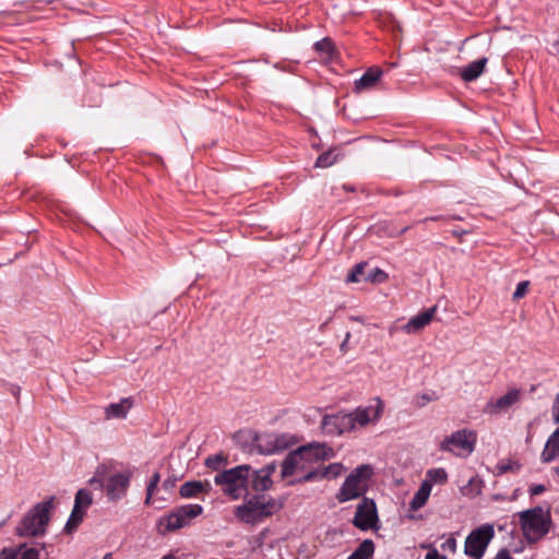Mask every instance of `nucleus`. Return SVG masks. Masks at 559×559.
<instances>
[{
	"label": "nucleus",
	"instance_id": "nucleus-1",
	"mask_svg": "<svg viewBox=\"0 0 559 559\" xmlns=\"http://www.w3.org/2000/svg\"><path fill=\"white\" fill-rule=\"evenodd\" d=\"M384 405L382 401L377 397L373 404L357 407L352 413H338L324 416L322 419V428L330 435H342L353 431L377 421L381 417Z\"/></svg>",
	"mask_w": 559,
	"mask_h": 559
},
{
	"label": "nucleus",
	"instance_id": "nucleus-2",
	"mask_svg": "<svg viewBox=\"0 0 559 559\" xmlns=\"http://www.w3.org/2000/svg\"><path fill=\"white\" fill-rule=\"evenodd\" d=\"M56 508V497L50 496L34 504L15 527L20 537H41L47 533L51 513Z\"/></svg>",
	"mask_w": 559,
	"mask_h": 559
},
{
	"label": "nucleus",
	"instance_id": "nucleus-3",
	"mask_svg": "<svg viewBox=\"0 0 559 559\" xmlns=\"http://www.w3.org/2000/svg\"><path fill=\"white\" fill-rule=\"evenodd\" d=\"M518 515L521 530L528 543L540 540L550 531V513L542 507L521 511Z\"/></svg>",
	"mask_w": 559,
	"mask_h": 559
},
{
	"label": "nucleus",
	"instance_id": "nucleus-4",
	"mask_svg": "<svg viewBox=\"0 0 559 559\" xmlns=\"http://www.w3.org/2000/svg\"><path fill=\"white\" fill-rule=\"evenodd\" d=\"M250 465L243 464L219 472L214 477V483L219 486L223 493L231 500H237L247 492Z\"/></svg>",
	"mask_w": 559,
	"mask_h": 559
},
{
	"label": "nucleus",
	"instance_id": "nucleus-5",
	"mask_svg": "<svg viewBox=\"0 0 559 559\" xmlns=\"http://www.w3.org/2000/svg\"><path fill=\"white\" fill-rule=\"evenodd\" d=\"M372 475L370 465H360L356 467L344 480L340 488L336 499L338 502H346L361 497L367 488L368 480Z\"/></svg>",
	"mask_w": 559,
	"mask_h": 559
},
{
	"label": "nucleus",
	"instance_id": "nucleus-6",
	"mask_svg": "<svg viewBox=\"0 0 559 559\" xmlns=\"http://www.w3.org/2000/svg\"><path fill=\"white\" fill-rule=\"evenodd\" d=\"M275 506V501L271 498L265 500L264 496H254L236 507L235 515L243 523L255 524L272 515Z\"/></svg>",
	"mask_w": 559,
	"mask_h": 559
},
{
	"label": "nucleus",
	"instance_id": "nucleus-7",
	"mask_svg": "<svg viewBox=\"0 0 559 559\" xmlns=\"http://www.w3.org/2000/svg\"><path fill=\"white\" fill-rule=\"evenodd\" d=\"M203 507L200 504H183L174 509L169 514L158 521V531L162 534L174 532L188 526L193 519L201 515Z\"/></svg>",
	"mask_w": 559,
	"mask_h": 559
},
{
	"label": "nucleus",
	"instance_id": "nucleus-8",
	"mask_svg": "<svg viewBox=\"0 0 559 559\" xmlns=\"http://www.w3.org/2000/svg\"><path fill=\"white\" fill-rule=\"evenodd\" d=\"M476 441L477 436L473 430L460 429L445 437L439 450L459 457H467L474 452Z\"/></svg>",
	"mask_w": 559,
	"mask_h": 559
},
{
	"label": "nucleus",
	"instance_id": "nucleus-9",
	"mask_svg": "<svg viewBox=\"0 0 559 559\" xmlns=\"http://www.w3.org/2000/svg\"><path fill=\"white\" fill-rule=\"evenodd\" d=\"M493 537L495 528L492 524L480 525L467 535L464 544V554L473 559H481Z\"/></svg>",
	"mask_w": 559,
	"mask_h": 559
},
{
	"label": "nucleus",
	"instance_id": "nucleus-10",
	"mask_svg": "<svg viewBox=\"0 0 559 559\" xmlns=\"http://www.w3.org/2000/svg\"><path fill=\"white\" fill-rule=\"evenodd\" d=\"M293 443V438L287 433H261L254 438V447L264 455L274 454L286 450Z\"/></svg>",
	"mask_w": 559,
	"mask_h": 559
},
{
	"label": "nucleus",
	"instance_id": "nucleus-11",
	"mask_svg": "<svg viewBox=\"0 0 559 559\" xmlns=\"http://www.w3.org/2000/svg\"><path fill=\"white\" fill-rule=\"evenodd\" d=\"M93 497L90 490H78L74 498V506L72 512L66 524V531L71 532L81 524L86 514V510L91 507Z\"/></svg>",
	"mask_w": 559,
	"mask_h": 559
},
{
	"label": "nucleus",
	"instance_id": "nucleus-12",
	"mask_svg": "<svg viewBox=\"0 0 559 559\" xmlns=\"http://www.w3.org/2000/svg\"><path fill=\"white\" fill-rule=\"evenodd\" d=\"M345 472V467L342 463H331L326 466L319 467L316 469L308 471L306 475L299 478L289 480L287 485H295L308 481H316L321 479H334L341 476Z\"/></svg>",
	"mask_w": 559,
	"mask_h": 559
},
{
	"label": "nucleus",
	"instance_id": "nucleus-13",
	"mask_svg": "<svg viewBox=\"0 0 559 559\" xmlns=\"http://www.w3.org/2000/svg\"><path fill=\"white\" fill-rule=\"evenodd\" d=\"M377 520L378 515L374 502L368 498H364L356 508L353 524L361 531H368L374 526Z\"/></svg>",
	"mask_w": 559,
	"mask_h": 559
},
{
	"label": "nucleus",
	"instance_id": "nucleus-14",
	"mask_svg": "<svg viewBox=\"0 0 559 559\" xmlns=\"http://www.w3.org/2000/svg\"><path fill=\"white\" fill-rule=\"evenodd\" d=\"M298 450L310 468H316V464L334 456L333 449L324 443H310L299 447Z\"/></svg>",
	"mask_w": 559,
	"mask_h": 559
},
{
	"label": "nucleus",
	"instance_id": "nucleus-15",
	"mask_svg": "<svg viewBox=\"0 0 559 559\" xmlns=\"http://www.w3.org/2000/svg\"><path fill=\"white\" fill-rule=\"evenodd\" d=\"M521 394L522 392L520 389H511L499 399L489 400L484 407V413L488 415H499L504 413L520 401Z\"/></svg>",
	"mask_w": 559,
	"mask_h": 559
},
{
	"label": "nucleus",
	"instance_id": "nucleus-16",
	"mask_svg": "<svg viewBox=\"0 0 559 559\" xmlns=\"http://www.w3.org/2000/svg\"><path fill=\"white\" fill-rule=\"evenodd\" d=\"M312 468H310L309 464L304 461L301 453L297 449L290 452L283 461L281 475L282 478H287L298 474H302L301 476H304Z\"/></svg>",
	"mask_w": 559,
	"mask_h": 559
},
{
	"label": "nucleus",
	"instance_id": "nucleus-17",
	"mask_svg": "<svg viewBox=\"0 0 559 559\" xmlns=\"http://www.w3.org/2000/svg\"><path fill=\"white\" fill-rule=\"evenodd\" d=\"M130 485L129 473H118L111 475L106 483L105 489L109 500H120L127 492Z\"/></svg>",
	"mask_w": 559,
	"mask_h": 559
},
{
	"label": "nucleus",
	"instance_id": "nucleus-18",
	"mask_svg": "<svg viewBox=\"0 0 559 559\" xmlns=\"http://www.w3.org/2000/svg\"><path fill=\"white\" fill-rule=\"evenodd\" d=\"M437 312V306L430 307L423 312L412 317L401 329L407 334H416L426 328L433 319Z\"/></svg>",
	"mask_w": 559,
	"mask_h": 559
},
{
	"label": "nucleus",
	"instance_id": "nucleus-19",
	"mask_svg": "<svg viewBox=\"0 0 559 559\" xmlns=\"http://www.w3.org/2000/svg\"><path fill=\"white\" fill-rule=\"evenodd\" d=\"M133 406L132 397H123L117 403H110L105 407V419H124Z\"/></svg>",
	"mask_w": 559,
	"mask_h": 559
},
{
	"label": "nucleus",
	"instance_id": "nucleus-20",
	"mask_svg": "<svg viewBox=\"0 0 559 559\" xmlns=\"http://www.w3.org/2000/svg\"><path fill=\"white\" fill-rule=\"evenodd\" d=\"M382 75V70L377 67L369 68L358 80L354 83V91L361 93L371 90L376 86Z\"/></svg>",
	"mask_w": 559,
	"mask_h": 559
},
{
	"label": "nucleus",
	"instance_id": "nucleus-21",
	"mask_svg": "<svg viewBox=\"0 0 559 559\" xmlns=\"http://www.w3.org/2000/svg\"><path fill=\"white\" fill-rule=\"evenodd\" d=\"M487 61L488 59L486 57H483L480 59L469 62L466 67L462 68L460 70V75L462 80L465 82H472L478 79L483 74Z\"/></svg>",
	"mask_w": 559,
	"mask_h": 559
},
{
	"label": "nucleus",
	"instance_id": "nucleus-22",
	"mask_svg": "<svg viewBox=\"0 0 559 559\" xmlns=\"http://www.w3.org/2000/svg\"><path fill=\"white\" fill-rule=\"evenodd\" d=\"M559 457V428L548 438L542 452V461L549 463Z\"/></svg>",
	"mask_w": 559,
	"mask_h": 559
},
{
	"label": "nucleus",
	"instance_id": "nucleus-23",
	"mask_svg": "<svg viewBox=\"0 0 559 559\" xmlns=\"http://www.w3.org/2000/svg\"><path fill=\"white\" fill-rule=\"evenodd\" d=\"M430 493L431 486L428 484V481H423L409 502V510L417 511L423 508L427 503Z\"/></svg>",
	"mask_w": 559,
	"mask_h": 559
},
{
	"label": "nucleus",
	"instance_id": "nucleus-24",
	"mask_svg": "<svg viewBox=\"0 0 559 559\" xmlns=\"http://www.w3.org/2000/svg\"><path fill=\"white\" fill-rule=\"evenodd\" d=\"M19 559H48L45 545L28 547L26 544L19 546Z\"/></svg>",
	"mask_w": 559,
	"mask_h": 559
},
{
	"label": "nucleus",
	"instance_id": "nucleus-25",
	"mask_svg": "<svg viewBox=\"0 0 559 559\" xmlns=\"http://www.w3.org/2000/svg\"><path fill=\"white\" fill-rule=\"evenodd\" d=\"M210 485L200 480L186 481L180 486L179 493L182 498H193L204 491Z\"/></svg>",
	"mask_w": 559,
	"mask_h": 559
},
{
	"label": "nucleus",
	"instance_id": "nucleus-26",
	"mask_svg": "<svg viewBox=\"0 0 559 559\" xmlns=\"http://www.w3.org/2000/svg\"><path fill=\"white\" fill-rule=\"evenodd\" d=\"M273 485L270 475L263 473L261 469L254 471L252 475V488L255 491H266Z\"/></svg>",
	"mask_w": 559,
	"mask_h": 559
},
{
	"label": "nucleus",
	"instance_id": "nucleus-27",
	"mask_svg": "<svg viewBox=\"0 0 559 559\" xmlns=\"http://www.w3.org/2000/svg\"><path fill=\"white\" fill-rule=\"evenodd\" d=\"M373 554L374 543L371 539H365L347 559H370Z\"/></svg>",
	"mask_w": 559,
	"mask_h": 559
},
{
	"label": "nucleus",
	"instance_id": "nucleus-28",
	"mask_svg": "<svg viewBox=\"0 0 559 559\" xmlns=\"http://www.w3.org/2000/svg\"><path fill=\"white\" fill-rule=\"evenodd\" d=\"M423 481H428L431 487L433 484L443 485L448 481V473L443 467L430 468Z\"/></svg>",
	"mask_w": 559,
	"mask_h": 559
},
{
	"label": "nucleus",
	"instance_id": "nucleus-29",
	"mask_svg": "<svg viewBox=\"0 0 559 559\" xmlns=\"http://www.w3.org/2000/svg\"><path fill=\"white\" fill-rule=\"evenodd\" d=\"M336 159L337 156L333 152L329 151L318 156L314 166L318 168L330 167L336 163Z\"/></svg>",
	"mask_w": 559,
	"mask_h": 559
},
{
	"label": "nucleus",
	"instance_id": "nucleus-30",
	"mask_svg": "<svg viewBox=\"0 0 559 559\" xmlns=\"http://www.w3.org/2000/svg\"><path fill=\"white\" fill-rule=\"evenodd\" d=\"M226 463H227V457L222 453L210 455L204 461L205 466L213 471H218L219 467Z\"/></svg>",
	"mask_w": 559,
	"mask_h": 559
},
{
	"label": "nucleus",
	"instance_id": "nucleus-31",
	"mask_svg": "<svg viewBox=\"0 0 559 559\" xmlns=\"http://www.w3.org/2000/svg\"><path fill=\"white\" fill-rule=\"evenodd\" d=\"M159 480H160L159 473H157V472L154 473L147 484V487H146V498H145L146 506L152 504V498L155 492V489L158 486Z\"/></svg>",
	"mask_w": 559,
	"mask_h": 559
},
{
	"label": "nucleus",
	"instance_id": "nucleus-32",
	"mask_svg": "<svg viewBox=\"0 0 559 559\" xmlns=\"http://www.w3.org/2000/svg\"><path fill=\"white\" fill-rule=\"evenodd\" d=\"M366 262L357 263L350 272L347 274L346 282L347 283H358L360 281V276L364 273L366 267Z\"/></svg>",
	"mask_w": 559,
	"mask_h": 559
},
{
	"label": "nucleus",
	"instance_id": "nucleus-33",
	"mask_svg": "<svg viewBox=\"0 0 559 559\" xmlns=\"http://www.w3.org/2000/svg\"><path fill=\"white\" fill-rule=\"evenodd\" d=\"M436 400H438V395L433 391L421 393L415 396V405L417 407H424Z\"/></svg>",
	"mask_w": 559,
	"mask_h": 559
},
{
	"label": "nucleus",
	"instance_id": "nucleus-34",
	"mask_svg": "<svg viewBox=\"0 0 559 559\" xmlns=\"http://www.w3.org/2000/svg\"><path fill=\"white\" fill-rule=\"evenodd\" d=\"M314 48L317 51L326 53L328 56H331L334 50L333 43L330 38H323V39L317 41L314 44Z\"/></svg>",
	"mask_w": 559,
	"mask_h": 559
},
{
	"label": "nucleus",
	"instance_id": "nucleus-35",
	"mask_svg": "<svg viewBox=\"0 0 559 559\" xmlns=\"http://www.w3.org/2000/svg\"><path fill=\"white\" fill-rule=\"evenodd\" d=\"M530 282L528 281H522L518 283L516 288L512 295L513 300H519L523 298L528 289Z\"/></svg>",
	"mask_w": 559,
	"mask_h": 559
},
{
	"label": "nucleus",
	"instance_id": "nucleus-36",
	"mask_svg": "<svg viewBox=\"0 0 559 559\" xmlns=\"http://www.w3.org/2000/svg\"><path fill=\"white\" fill-rule=\"evenodd\" d=\"M0 559H19V547L3 548L0 552Z\"/></svg>",
	"mask_w": 559,
	"mask_h": 559
},
{
	"label": "nucleus",
	"instance_id": "nucleus-37",
	"mask_svg": "<svg viewBox=\"0 0 559 559\" xmlns=\"http://www.w3.org/2000/svg\"><path fill=\"white\" fill-rule=\"evenodd\" d=\"M443 550H448L450 552L456 551V539L454 537H449L442 545Z\"/></svg>",
	"mask_w": 559,
	"mask_h": 559
},
{
	"label": "nucleus",
	"instance_id": "nucleus-38",
	"mask_svg": "<svg viewBox=\"0 0 559 559\" xmlns=\"http://www.w3.org/2000/svg\"><path fill=\"white\" fill-rule=\"evenodd\" d=\"M552 419L556 424H559V393L556 395L552 408H551Z\"/></svg>",
	"mask_w": 559,
	"mask_h": 559
},
{
	"label": "nucleus",
	"instance_id": "nucleus-39",
	"mask_svg": "<svg viewBox=\"0 0 559 559\" xmlns=\"http://www.w3.org/2000/svg\"><path fill=\"white\" fill-rule=\"evenodd\" d=\"M546 490L545 486L542 484L534 485L530 488L531 496L542 495Z\"/></svg>",
	"mask_w": 559,
	"mask_h": 559
},
{
	"label": "nucleus",
	"instance_id": "nucleus-40",
	"mask_svg": "<svg viewBox=\"0 0 559 559\" xmlns=\"http://www.w3.org/2000/svg\"><path fill=\"white\" fill-rule=\"evenodd\" d=\"M497 469L499 474H504L512 469V464L501 462L497 465Z\"/></svg>",
	"mask_w": 559,
	"mask_h": 559
},
{
	"label": "nucleus",
	"instance_id": "nucleus-41",
	"mask_svg": "<svg viewBox=\"0 0 559 559\" xmlns=\"http://www.w3.org/2000/svg\"><path fill=\"white\" fill-rule=\"evenodd\" d=\"M263 473L272 476V474L275 472L276 469V465L275 463H270L267 465H265L264 467L260 468Z\"/></svg>",
	"mask_w": 559,
	"mask_h": 559
},
{
	"label": "nucleus",
	"instance_id": "nucleus-42",
	"mask_svg": "<svg viewBox=\"0 0 559 559\" xmlns=\"http://www.w3.org/2000/svg\"><path fill=\"white\" fill-rule=\"evenodd\" d=\"M425 559H447V558L443 556H440L437 549H432L426 555Z\"/></svg>",
	"mask_w": 559,
	"mask_h": 559
},
{
	"label": "nucleus",
	"instance_id": "nucleus-43",
	"mask_svg": "<svg viewBox=\"0 0 559 559\" xmlns=\"http://www.w3.org/2000/svg\"><path fill=\"white\" fill-rule=\"evenodd\" d=\"M349 337H350V333L348 332V333L346 334V337H345L344 342L341 344V350H342V352H345V347H346V344H347V342H348Z\"/></svg>",
	"mask_w": 559,
	"mask_h": 559
},
{
	"label": "nucleus",
	"instance_id": "nucleus-44",
	"mask_svg": "<svg viewBox=\"0 0 559 559\" xmlns=\"http://www.w3.org/2000/svg\"><path fill=\"white\" fill-rule=\"evenodd\" d=\"M162 559H178L174 554H167L162 557Z\"/></svg>",
	"mask_w": 559,
	"mask_h": 559
},
{
	"label": "nucleus",
	"instance_id": "nucleus-45",
	"mask_svg": "<svg viewBox=\"0 0 559 559\" xmlns=\"http://www.w3.org/2000/svg\"><path fill=\"white\" fill-rule=\"evenodd\" d=\"M103 559H115V558L112 557V554H111V552H108V554H106V555L104 556V558H103Z\"/></svg>",
	"mask_w": 559,
	"mask_h": 559
},
{
	"label": "nucleus",
	"instance_id": "nucleus-46",
	"mask_svg": "<svg viewBox=\"0 0 559 559\" xmlns=\"http://www.w3.org/2000/svg\"><path fill=\"white\" fill-rule=\"evenodd\" d=\"M430 221H437L438 217H429ZM425 221H428V218H426Z\"/></svg>",
	"mask_w": 559,
	"mask_h": 559
},
{
	"label": "nucleus",
	"instance_id": "nucleus-47",
	"mask_svg": "<svg viewBox=\"0 0 559 559\" xmlns=\"http://www.w3.org/2000/svg\"><path fill=\"white\" fill-rule=\"evenodd\" d=\"M555 472L559 476V465L555 468Z\"/></svg>",
	"mask_w": 559,
	"mask_h": 559
}]
</instances>
